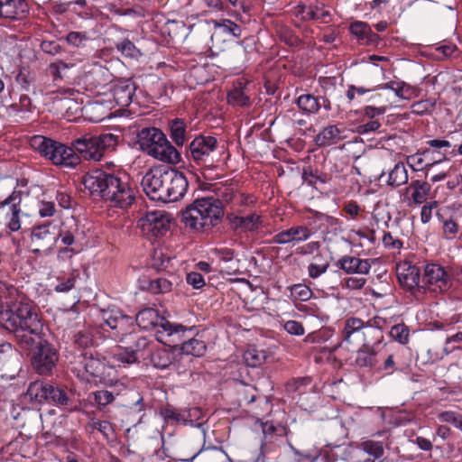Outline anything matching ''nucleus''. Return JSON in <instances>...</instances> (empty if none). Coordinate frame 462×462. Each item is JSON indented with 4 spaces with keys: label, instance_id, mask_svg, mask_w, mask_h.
Listing matches in <instances>:
<instances>
[{
    "label": "nucleus",
    "instance_id": "1",
    "mask_svg": "<svg viewBox=\"0 0 462 462\" xmlns=\"http://www.w3.org/2000/svg\"><path fill=\"white\" fill-rule=\"evenodd\" d=\"M31 316L32 323L26 321V324H23L24 322L22 320L16 330L9 332L14 334L21 344L33 346L31 357L32 365L39 374L47 375L51 374L56 366L59 353L55 346L45 338L43 325L34 310L31 311Z\"/></svg>",
    "mask_w": 462,
    "mask_h": 462
},
{
    "label": "nucleus",
    "instance_id": "2",
    "mask_svg": "<svg viewBox=\"0 0 462 462\" xmlns=\"http://www.w3.org/2000/svg\"><path fill=\"white\" fill-rule=\"evenodd\" d=\"M82 183L92 196L101 198L112 208H126L135 199L134 190L120 174L95 169L83 177Z\"/></svg>",
    "mask_w": 462,
    "mask_h": 462
},
{
    "label": "nucleus",
    "instance_id": "3",
    "mask_svg": "<svg viewBox=\"0 0 462 462\" xmlns=\"http://www.w3.org/2000/svg\"><path fill=\"white\" fill-rule=\"evenodd\" d=\"M224 216L223 206L212 197L194 200L181 214V221L195 231H205L216 226Z\"/></svg>",
    "mask_w": 462,
    "mask_h": 462
},
{
    "label": "nucleus",
    "instance_id": "4",
    "mask_svg": "<svg viewBox=\"0 0 462 462\" xmlns=\"http://www.w3.org/2000/svg\"><path fill=\"white\" fill-rule=\"evenodd\" d=\"M137 143L143 152L161 162L176 164L180 161V152L158 128H143L137 134Z\"/></svg>",
    "mask_w": 462,
    "mask_h": 462
},
{
    "label": "nucleus",
    "instance_id": "5",
    "mask_svg": "<svg viewBox=\"0 0 462 462\" xmlns=\"http://www.w3.org/2000/svg\"><path fill=\"white\" fill-rule=\"evenodd\" d=\"M32 145L55 165L74 168L80 162L79 156L72 145L67 146L41 135L32 138Z\"/></svg>",
    "mask_w": 462,
    "mask_h": 462
},
{
    "label": "nucleus",
    "instance_id": "6",
    "mask_svg": "<svg viewBox=\"0 0 462 462\" xmlns=\"http://www.w3.org/2000/svg\"><path fill=\"white\" fill-rule=\"evenodd\" d=\"M117 143V136L113 134L100 135L84 134L71 142L74 151L81 160L98 162L106 149L114 148Z\"/></svg>",
    "mask_w": 462,
    "mask_h": 462
},
{
    "label": "nucleus",
    "instance_id": "7",
    "mask_svg": "<svg viewBox=\"0 0 462 462\" xmlns=\"http://www.w3.org/2000/svg\"><path fill=\"white\" fill-rule=\"evenodd\" d=\"M136 325L144 330L161 327L167 337H173L172 343L178 345L179 341L184 339V333L188 330L181 324L171 323L161 317L158 311L152 308L144 309L138 312L135 317Z\"/></svg>",
    "mask_w": 462,
    "mask_h": 462
},
{
    "label": "nucleus",
    "instance_id": "8",
    "mask_svg": "<svg viewBox=\"0 0 462 462\" xmlns=\"http://www.w3.org/2000/svg\"><path fill=\"white\" fill-rule=\"evenodd\" d=\"M217 140L214 136L199 135L189 145V157L196 164L211 169L217 162Z\"/></svg>",
    "mask_w": 462,
    "mask_h": 462
},
{
    "label": "nucleus",
    "instance_id": "9",
    "mask_svg": "<svg viewBox=\"0 0 462 462\" xmlns=\"http://www.w3.org/2000/svg\"><path fill=\"white\" fill-rule=\"evenodd\" d=\"M101 319L100 327L104 328L105 325L107 326L116 338L133 333L136 324L133 317L124 314L118 309L103 310Z\"/></svg>",
    "mask_w": 462,
    "mask_h": 462
},
{
    "label": "nucleus",
    "instance_id": "10",
    "mask_svg": "<svg viewBox=\"0 0 462 462\" xmlns=\"http://www.w3.org/2000/svg\"><path fill=\"white\" fill-rule=\"evenodd\" d=\"M58 240L56 227L51 223L35 226L31 235V250L33 254L48 255Z\"/></svg>",
    "mask_w": 462,
    "mask_h": 462
},
{
    "label": "nucleus",
    "instance_id": "11",
    "mask_svg": "<svg viewBox=\"0 0 462 462\" xmlns=\"http://www.w3.org/2000/svg\"><path fill=\"white\" fill-rule=\"evenodd\" d=\"M143 236L149 238L163 236L171 226V216L163 210L148 212L138 221Z\"/></svg>",
    "mask_w": 462,
    "mask_h": 462
},
{
    "label": "nucleus",
    "instance_id": "12",
    "mask_svg": "<svg viewBox=\"0 0 462 462\" xmlns=\"http://www.w3.org/2000/svg\"><path fill=\"white\" fill-rule=\"evenodd\" d=\"M22 196V191L14 190L0 202V211L5 217V226L12 232L18 231L21 228Z\"/></svg>",
    "mask_w": 462,
    "mask_h": 462
},
{
    "label": "nucleus",
    "instance_id": "13",
    "mask_svg": "<svg viewBox=\"0 0 462 462\" xmlns=\"http://www.w3.org/2000/svg\"><path fill=\"white\" fill-rule=\"evenodd\" d=\"M422 288L433 292H443L449 289L451 281L445 269L439 264L429 263L425 266Z\"/></svg>",
    "mask_w": 462,
    "mask_h": 462
},
{
    "label": "nucleus",
    "instance_id": "14",
    "mask_svg": "<svg viewBox=\"0 0 462 462\" xmlns=\"http://www.w3.org/2000/svg\"><path fill=\"white\" fill-rule=\"evenodd\" d=\"M32 310L31 305H22L16 312L13 313L11 310H3V306L0 305V327L9 332L16 330L22 320H23V324H26V321L32 323L31 311Z\"/></svg>",
    "mask_w": 462,
    "mask_h": 462
},
{
    "label": "nucleus",
    "instance_id": "15",
    "mask_svg": "<svg viewBox=\"0 0 462 462\" xmlns=\"http://www.w3.org/2000/svg\"><path fill=\"white\" fill-rule=\"evenodd\" d=\"M167 170L153 169L145 173L142 179L141 185L145 194L152 200L160 199L161 188L163 181H166Z\"/></svg>",
    "mask_w": 462,
    "mask_h": 462
},
{
    "label": "nucleus",
    "instance_id": "16",
    "mask_svg": "<svg viewBox=\"0 0 462 462\" xmlns=\"http://www.w3.org/2000/svg\"><path fill=\"white\" fill-rule=\"evenodd\" d=\"M431 190V186L424 180H411L403 192V201L408 206L426 203Z\"/></svg>",
    "mask_w": 462,
    "mask_h": 462
},
{
    "label": "nucleus",
    "instance_id": "17",
    "mask_svg": "<svg viewBox=\"0 0 462 462\" xmlns=\"http://www.w3.org/2000/svg\"><path fill=\"white\" fill-rule=\"evenodd\" d=\"M166 184L170 186L167 202H174L183 198L188 190V180L179 171L167 170Z\"/></svg>",
    "mask_w": 462,
    "mask_h": 462
},
{
    "label": "nucleus",
    "instance_id": "18",
    "mask_svg": "<svg viewBox=\"0 0 462 462\" xmlns=\"http://www.w3.org/2000/svg\"><path fill=\"white\" fill-rule=\"evenodd\" d=\"M311 234L310 229L305 226H293L276 234L273 237V243L277 245L292 244L294 245L308 240Z\"/></svg>",
    "mask_w": 462,
    "mask_h": 462
},
{
    "label": "nucleus",
    "instance_id": "19",
    "mask_svg": "<svg viewBox=\"0 0 462 462\" xmlns=\"http://www.w3.org/2000/svg\"><path fill=\"white\" fill-rule=\"evenodd\" d=\"M135 89V84L132 79H120L113 84L111 95L117 106L125 107L132 103Z\"/></svg>",
    "mask_w": 462,
    "mask_h": 462
},
{
    "label": "nucleus",
    "instance_id": "20",
    "mask_svg": "<svg viewBox=\"0 0 462 462\" xmlns=\"http://www.w3.org/2000/svg\"><path fill=\"white\" fill-rule=\"evenodd\" d=\"M46 402H52L65 411H74L78 410V404L73 399V394L69 393L67 389L59 385H50L48 399Z\"/></svg>",
    "mask_w": 462,
    "mask_h": 462
},
{
    "label": "nucleus",
    "instance_id": "21",
    "mask_svg": "<svg viewBox=\"0 0 462 462\" xmlns=\"http://www.w3.org/2000/svg\"><path fill=\"white\" fill-rule=\"evenodd\" d=\"M231 229L242 232H255L263 226L262 217L256 213L250 214L246 217L228 214L226 216Z\"/></svg>",
    "mask_w": 462,
    "mask_h": 462
},
{
    "label": "nucleus",
    "instance_id": "22",
    "mask_svg": "<svg viewBox=\"0 0 462 462\" xmlns=\"http://www.w3.org/2000/svg\"><path fill=\"white\" fill-rule=\"evenodd\" d=\"M397 278L400 284L409 291L420 289L421 286L420 269L409 263H403L397 267Z\"/></svg>",
    "mask_w": 462,
    "mask_h": 462
},
{
    "label": "nucleus",
    "instance_id": "23",
    "mask_svg": "<svg viewBox=\"0 0 462 462\" xmlns=\"http://www.w3.org/2000/svg\"><path fill=\"white\" fill-rule=\"evenodd\" d=\"M29 13L25 0H0V17L6 20H20Z\"/></svg>",
    "mask_w": 462,
    "mask_h": 462
},
{
    "label": "nucleus",
    "instance_id": "24",
    "mask_svg": "<svg viewBox=\"0 0 462 462\" xmlns=\"http://www.w3.org/2000/svg\"><path fill=\"white\" fill-rule=\"evenodd\" d=\"M362 446V449H355L351 452V462H374L369 457L370 456L380 458L383 455V447L379 441H365Z\"/></svg>",
    "mask_w": 462,
    "mask_h": 462
},
{
    "label": "nucleus",
    "instance_id": "25",
    "mask_svg": "<svg viewBox=\"0 0 462 462\" xmlns=\"http://www.w3.org/2000/svg\"><path fill=\"white\" fill-rule=\"evenodd\" d=\"M17 296L18 290L13 284L0 281V305L3 306V310H11L14 313L22 305H29L23 302L15 303Z\"/></svg>",
    "mask_w": 462,
    "mask_h": 462
},
{
    "label": "nucleus",
    "instance_id": "26",
    "mask_svg": "<svg viewBox=\"0 0 462 462\" xmlns=\"http://www.w3.org/2000/svg\"><path fill=\"white\" fill-rule=\"evenodd\" d=\"M142 290L151 293H167L172 290L173 282L166 278L148 279L143 278L139 281Z\"/></svg>",
    "mask_w": 462,
    "mask_h": 462
},
{
    "label": "nucleus",
    "instance_id": "27",
    "mask_svg": "<svg viewBox=\"0 0 462 462\" xmlns=\"http://www.w3.org/2000/svg\"><path fill=\"white\" fill-rule=\"evenodd\" d=\"M51 383L43 381H34L27 388L25 398L35 403H42L48 399Z\"/></svg>",
    "mask_w": 462,
    "mask_h": 462
},
{
    "label": "nucleus",
    "instance_id": "28",
    "mask_svg": "<svg viewBox=\"0 0 462 462\" xmlns=\"http://www.w3.org/2000/svg\"><path fill=\"white\" fill-rule=\"evenodd\" d=\"M349 31L353 36L362 44H369L376 38L370 26L364 22H355L350 27Z\"/></svg>",
    "mask_w": 462,
    "mask_h": 462
},
{
    "label": "nucleus",
    "instance_id": "29",
    "mask_svg": "<svg viewBox=\"0 0 462 462\" xmlns=\"http://www.w3.org/2000/svg\"><path fill=\"white\" fill-rule=\"evenodd\" d=\"M364 347L374 348L378 351V347L381 345L383 334L382 329L374 326H365L362 331Z\"/></svg>",
    "mask_w": 462,
    "mask_h": 462
},
{
    "label": "nucleus",
    "instance_id": "30",
    "mask_svg": "<svg viewBox=\"0 0 462 462\" xmlns=\"http://www.w3.org/2000/svg\"><path fill=\"white\" fill-rule=\"evenodd\" d=\"M380 89H390L402 99H411L414 94V88L403 81H390L378 87Z\"/></svg>",
    "mask_w": 462,
    "mask_h": 462
},
{
    "label": "nucleus",
    "instance_id": "31",
    "mask_svg": "<svg viewBox=\"0 0 462 462\" xmlns=\"http://www.w3.org/2000/svg\"><path fill=\"white\" fill-rule=\"evenodd\" d=\"M180 351L184 355L202 356L207 351V346L203 340L192 337L181 344Z\"/></svg>",
    "mask_w": 462,
    "mask_h": 462
},
{
    "label": "nucleus",
    "instance_id": "32",
    "mask_svg": "<svg viewBox=\"0 0 462 462\" xmlns=\"http://www.w3.org/2000/svg\"><path fill=\"white\" fill-rule=\"evenodd\" d=\"M408 171L403 163L399 162L394 165L389 172L386 183L392 187H399L406 184L408 181Z\"/></svg>",
    "mask_w": 462,
    "mask_h": 462
},
{
    "label": "nucleus",
    "instance_id": "33",
    "mask_svg": "<svg viewBox=\"0 0 462 462\" xmlns=\"http://www.w3.org/2000/svg\"><path fill=\"white\" fill-rule=\"evenodd\" d=\"M173 360L172 354L166 348L161 347L154 350L151 355L152 365L158 369L168 368Z\"/></svg>",
    "mask_w": 462,
    "mask_h": 462
},
{
    "label": "nucleus",
    "instance_id": "34",
    "mask_svg": "<svg viewBox=\"0 0 462 462\" xmlns=\"http://www.w3.org/2000/svg\"><path fill=\"white\" fill-rule=\"evenodd\" d=\"M85 370L93 377H101L106 368V359L100 357H85Z\"/></svg>",
    "mask_w": 462,
    "mask_h": 462
},
{
    "label": "nucleus",
    "instance_id": "35",
    "mask_svg": "<svg viewBox=\"0 0 462 462\" xmlns=\"http://www.w3.org/2000/svg\"><path fill=\"white\" fill-rule=\"evenodd\" d=\"M171 138L176 145L181 146L186 140V124L176 118L170 123Z\"/></svg>",
    "mask_w": 462,
    "mask_h": 462
},
{
    "label": "nucleus",
    "instance_id": "36",
    "mask_svg": "<svg viewBox=\"0 0 462 462\" xmlns=\"http://www.w3.org/2000/svg\"><path fill=\"white\" fill-rule=\"evenodd\" d=\"M113 357L116 362L122 364L124 366L138 363L139 360V357L137 356V350L133 347H119L114 354Z\"/></svg>",
    "mask_w": 462,
    "mask_h": 462
},
{
    "label": "nucleus",
    "instance_id": "37",
    "mask_svg": "<svg viewBox=\"0 0 462 462\" xmlns=\"http://www.w3.org/2000/svg\"><path fill=\"white\" fill-rule=\"evenodd\" d=\"M341 131L338 129L337 125H330L325 128L320 134L317 136V143L319 145H328L330 143H336L342 137L340 135Z\"/></svg>",
    "mask_w": 462,
    "mask_h": 462
},
{
    "label": "nucleus",
    "instance_id": "38",
    "mask_svg": "<svg viewBox=\"0 0 462 462\" xmlns=\"http://www.w3.org/2000/svg\"><path fill=\"white\" fill-rule=\"evenodd\" d=\"M366 244H369V238L365 233L355 230L348 232V245H351L352 253L359 254Z\"/></svg>",
    "mask_w": 462,
    "mask_h": 462
},
{
    "label": "nucleus",
    "instance_id": "39",
    "mask_svg": "<svg viewBox=\"0 0 462 462\" xmlns=\"http://www.w3.org/2000/svg\"><path fill=\"white\" fill-rule=\"evenodd\" d=\"M297 105L300 109L307 113H317L321 106L318 98L310 94H304L298 97Z\"/></svg>",
    "mask_w": 462,
    "mask_h": 462
},
{
    "label": "nucleus",
    "instance_id": "40",
    "mask_svg": "<svg viewBox=\"0 0 462 462\" xmlns=\"http://www.w3.org/2000/svg\"><path fill=\"white\" fill-rule=\"evenodd\" d=\"M377 350L374 348L362 347L357 351L356 363L360 367H372L375 364V355Z\"/></svg>",
    "mask_w": 462,
    "mask_h": 462
},
{
    "label": "nucleus",
    "instance_id": "41",
    "mask_svg": "<svg viewBox=\"0 0 462 462\" xmlns=\"http://www.w3.org/2000/svg\"><path fill=\"white\" fill-rule=\"evenodd\" d=\"M370 268L371 265L368 260L360 259L358 257H348V275H365L368 273Z\"/></svg>",
    "mask_w": 462,
    "mask_h": 462
},
{
    "label": "nucleus",
    "instance_id": "42",
    "mask_svg": "<svg viewBox=\"0 0 462 462\" xmlns=\"http://www.w3.org/2000/svg\"><path fill=\"white\" fill-rule=\"evenodd\" d=\"M213 254L219 258L221 261L226 263H230L231 265L228 266L230 271H227V273L232 274L236 273L238 271V266L234 263L235 258V251L229 248H215L212 251Z\"/></svg>",
    "mask_w": 462,
    "mask_h": 462
},
{
    "label": "nucleus",
    "instance_id": "43",
    "mask_svg": "<svg viewBox=\"0 0 462 462\" xmlns=\"http://www.w3.org/2000/svg\"><path fill=\"white\" fill-rule=\"evenodd\" d=\"M58 106L60 111L64 112V115L69 120H71V116H78L81 111L80 105L73 98L66 97L60 99L58 103Z\"/></svg>",
    "mask_w": 462,
    "mask_h": 462
},
{
    "label": "nucleus",
    "instance_id": "44",
    "mask_svg": "<svg viewBox=\"0 0 462 462\" xmlns=\"http://www.w3.org/2000/svg\"><path fill=\"white\" fill-rule=\"evenodd\" d=\"M328 265L327 260L322 259L320 255H316L308 267L309 275L313 279L318 278L328 270Z\"/></svg>",
    "mask_w": 462,
    "mask_h": 462
},
{
    "label": "nucleus",
    "instance_id": "45",
    "mask_svg": "<svg viewBox=\"0 0 462 462\" xmlns=\"http://www.w3.org/2000/svg\"><path fill=\"white\" fill-rule=\"evenodd\" d=\"M116 48L122 55L131 59H137L142 55L139 49L128 39L117 42Z\"/></svg>",
    "mask_w": 462,
    "mask_h": 462
},
{
    "label": "nucleus",
    "instance_id": "46",
    "mask_svg": "<svg viewBox=\"0 0 462 462\" xmlns=\"http://www.w3.org/2000/svg\"><path fill=\"white\" fill-rule=\"evenodd\" d=\"M244 358L249 366L256 367L265 361L266 356L264 352L251 347L245 351Z\"/></svg>",
    "mask_w": 462,
    "mask_h": 462
},
{
    "label": "nucleus",
    "instance_id": "47",
    "mask_svg": "<svg viewBox=\"0 0 462 462\" xmlns=\"http://www.w3.org/2000/svg\"><path fill=\"white\" fill-rule=\"evenodd\" d=\"M228 59L232 64H244L247 60L246 48L242 43H236L230 49Z\"/></svg>",
    "mask_w": 462,
    "mask_h": 462
},
{
    "label": "nucleus",
    "instance_id": "48",
    "mask_svg": "<svg viewBox=\"0 0 462 462\" xmlns=\"http://www.w3.org/2000/svg\"><path fill=\"white\" fill-rule=\"evenodd\" d=\"M443 236L448 240H453L459 232L458 223L453 218L441 217Z\"/></svg>",
    "mask_w": 462,
    "mask_h": 462
},
{
    "label": "nucleus",
    "instance_id": "49",
    "mask_svg": "<svg viewBox=\"0 0 462 462\" xmlns=\"http://www.w3.org/2000/svg\"><path fill=\"white\" fill-rule=\"evenodd\" d=\"M294 14L300 18L301 20H315L319 14H317V11L313 10V3L310 5L306 4H299L293 9Z\"/></svg>",
    "mask_w": 462,
    "mask_h": 462
},
{
    "label": "nucleus",
    "instance_id": "50",
    "mask_svg": "<svg viewBox=\"0 0 462 462\" xmlns=\"http://www.w3.org/2000/svg\"><path fill=\"white\" fill-rule=\"evenodd\" d=\"M74 342L79 347L87 348L95 345V337L91 329L80 330L74 336Z\"/></svg>",
    "mask_w": 462,
    "mask_h": 462
},
{
    "label": "nucleus",
    "instance_id": "51",
    "mask_svg": "<svg viewBox=\"0 0 462 462\" xmlns=\"http://www.w3.org/2000/svg\"><path fill=\"white\" fill-rule=\"evenodd\" d=\"M214 27L222 30L223 32L230 33L235 37L241 36V28L236 23L224 19L220 21H214Z\"/></svg>",
    "mask_w": 462,
    "mask_h": 462
},
{
    "label": "nucleus",
    "instance_id": "52",
    "mask_svg": "<svg viewBox=\"0 0 462 462\" xmlns=\"http://www.w3.org/2000/svg\"><path fill=\"white\" fill-rule=\"evenodd\" d=\"M66 42L68 44L77 47L83 48L86 46L87 42L89 40L88 33L86 32H70L66 35Z\"/></svg>",
    "mask_w": 462,
    "mask_h": 462
},
{
    "label": "nucleus",
    "instance_id": "53",
    "mask_svg": "<svg viewBox=\"0 0 462 462\" xmlns=\"http://www.w3.org/2000/svg\"><path fill=\"white\" fill-rule=\"evenodd\" d=\"M227 100L229 104L245 106L249 103V97L245 95L242 88H236L231 90L227 95Z\"/></svg>",
    "mask_w": 462,
    "mask_h": 462
},
{
    "label": "nucleus",
    "instance_id": "54",
    "mask_svg": "<svg viewBox=\"0 0 462 462\" xmlns=\"http://www.w3.org/2000/svg\"><path fill=\"white\" fill-rule=\"evenodd\" d=\"M390 335L395 341L402 345L409 341V328L404 324L394 325L391 328Z\"/></svg>",
    "mask_w": 462,
    "mask_h": 462
},
{
    "label": "nucleus",
    "instance_id": "55",
    "mask_svg": "<svg viewBox=\"0 0 462 462\" xmlns=\"http://www.w3.org/2000/svg\"><path fill=\"white\" fill-rule=\"evenodd\" d=\"M217 195V199L215 200L218 202L220 206H222V203H230L241 197L240 195H237L235 192L234 188L230 186H225L218 189Z\"/></svg>",
    "mask_w": 462,
    "mask_h": 462
},
{
    "label": "nucleus",
    "instance_id": "56",
    "mask_svg": "<svg viewBox=\"0 0 462 462\" xmlns=\"http://www.w3.org/2000/svg\"><path fill=\"white\" fill-rule=\"evenodd\" d=\"M89 425L93 430H97L102 433L106 439L114 437V428L107 420H92Z\"/></svg>",
    "mask_w": 462,
    "mask_h": 462
},
{
    "label": "nucleus",
    "instance_id": "57",
    "mask_svg": "<svg viewBox=\"0 0 462 462\" xmlns=\"http://www.w3.org/2000/svg\"><path fill=\"white\" fill-rule=\"evenodd\" d=\"M439 420L442 422L453 424L456 428L462 430V415L452 411H443L439 414Z\"/></svg>",
    "mask_w": 462,
    "mask_h": 462
},
{
    "label": "nucleus",
    "instance_id": "58",
    "mask_svg": "<svg viewBox=\"0 0 462 462\" xmlns=\"http://www.w3.org/2000/svg\"><path fill=\"white\" fill-rule=\"evenodd\" d=\"M152 258V266L157 270L166 269L171 262V258L167 256L162 249H154Z\"/></svg>",
    "mask_w": 462,
    "mask_h": 462
},
{
    "label": "nucleus",
    "instance_id": "59",
    "mask_svg": "<svg viewBox=\"0 0 462 462\" xmlns=\"http://www.w3.org/2000/svg\"><path fill=\"white\" fill-rule=\"evenodd\" d=\"M94 401L99 407H105L112 403L115 400V395L112 392L107 390H100L91 393Z\"/></svg>",
    "mask_w": 462,
    "mask_h": 462
},
{
    "label": "nucleus",
    "instance_id": "60",
    "mask_svg": "<svg viewBox=\"0 0 462 462\" xmlns=\"http://www.w3.org/2000/svg\"><path fill=\"white\" fill-rule=\"evenodd\" d=\"M161 413L165 420H171L178 422H182V410H178L171 405H167L166 407L162 409Z\"/></svg>",
    "mask_w": 462,
    "mask_h": 462
},
{
    "label": "nucleus",
    "instance_id": "61",
    "mask_svg": "<svg viewBox=\"0 0 462 462\" xmlns=\"http://www.w3.org/2000/svg\"><path fill=\"white\" fill-rule=\"evenodd\" d=\"M69 69V66L62 62H54L49 65L48 72L52 76L53 80L61 79L63 78V72Z\"/></svg>",
    "mask_w": 462,
    "mask_h": 462
},
{
    "label": "nucleus",
    "instance_id": "62",
    "mask_svg": "<svg viewBox=\"0 0 462 462\" xmlns=\"http://www.w3.org/2000/svg\"><path fill=\"white\" fill-rule=\"evenodd\" d=\"M435 103L430 100H420L411 106L412 113L424 115L434 108Z\"/></svg>",
    "mask_w": 462,
    "mask_h": 462
},
{
    "label": "nucleus",
    "instance_id": "63",
    "mask_svg": "<svg viewBox=\"0 0 462 462\" xmlns=\"http://www.w3.org/2000/svg\"><path fill=\"white\" fill-rule=\"evenodd\" d=\"M438 207L436 200L426 202L420 210V221L423 224H427L432 217V210Z\"/></svg>",
    "mask_w": 462,
    "mask_h": 462
},
{
    "label": "nucleus",
    "instance_id": "64",
    "mask_svg": "<svg viewBox=\"0 0 462 462\" xmlns=\"http://www.w3.org/2000/svg\"><path fill=\"white\" fill-rule=\"evenodd\" d=\"M186 281L194 289H200L205 285V280L201 273L190 272L187 274Z\"/></svg>",
    "mask_w": 462,
    "mask_h": 462
}]
</instances>
